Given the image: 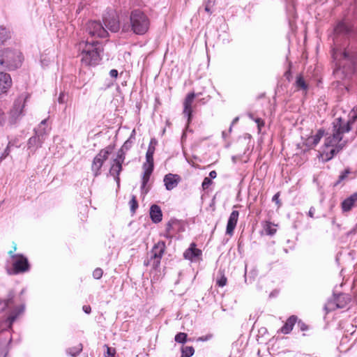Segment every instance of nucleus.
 Wrapping results in <instances>:
<instances>
[{"instance_id": "1", "label": "nucleus", "mask_w": 357, "mask_h": 357, "mask_svg": "<svg viewBox=\"0 0 357 357\" xmlns=\"http://www.w3.org/2000/svg\"><path fill=\"white\" fill-rule=\"evenodd\" d=\"M351 121H343L341 118L333 121L332 133L326 137L323 150L320 152L319 157L324 162L331 160L345 147L347 141L343 139V135L351 130Z\"/></svg>"}, {"instance_id": "2", "label": "nucleus", "mask_w": 357, "mask_h": 357, "mask_svg": "<svg viewBox=\"0 0 357 357\" xmlns=\"http://www.w3.org/2000/svg\"><path fill=\"white\" fill-rule=\"evenodd\" d=\"M351 32L352 27L347 22L341 21L334 27L333 33L331 36L334 45L333 56L335 59H337L340 54L342 60L348 63L347 68L344 66V63L339 64L340 67L342 66L343 71L346 72L347 74H351L354 72L356 54L355 52H351L348 50H344L342 53L339 52V46L341 38L349 36Z\"/></svg>"}, {"instance_id": "3", "label": "nucleus", "mask_w": 357, "mask_h": 357, "mask_svg": "<svg viewBox=\"0 0 357 357\" xmlns=\"http://www.w3.org/2000/svg\"><path fill=\"white\" fill-rule=\"evenodd\" d=\"M79 47L82 48L81 56L82 63L85 66H96L101 59L100 52L101 44L95 40L86 41L79 43Z\"/></svg>"}, {"instance_id": "4", "label": "nucleus", "mask_w": 357, "mask_h": 357, "mask_svg": "<svg viewBox=\"0 0 357 357\" xmlns=\"http://www.w3.org/2000/svg\"><path fill=\"white\" fill-rule=\"evenodd\" d=\"M131 30L137 35L145 34L150 26L149 17L139 9L134 10L130 15Z\"/></svg>"}, {"instance_id": "5", "label": "nucleus", "mask_w": 357, "mask_h": 357, "mask_svg": "<svg viewBox=\"0 0 357 357\" xmlns=\"http://www.w3.org/2000/svg\"><path fill=\"white\" fill-rule=\"evenodd\" d=\"M22 56L19 52L9 50L0 51V68L13 70L20 66Z\"/></svg>"}, {"instance_id": "6", "label": "nucleus", "mask_w": 357, "mask_h": 357, "mask_svg": "<svg viewBox=\"0 0 357 357\" xmlns=\"http://www.w3.org/2000/svg\"><path fill=\"white\" fill-rule=\"evenodd\" d=\"M114 146H108L106 148L101 149L100 152L93 158L91 165V171L94 176H98L100 174V169L105 161L108 159L109 155L112 153Z\"/></svg>"}, {"instance_id": "7", "label": "nucleus", "mask_w": 357, "mask_h": 357, "mask_svg": "<svg viewBox=\"0 0 357 357\" xmlns=\"http://www.w3.org/2000/svg\"><path fill=\"white\" fill-rule=\"evenodd\" d=\"M126 158L125 151L120 149L118 152L116 158L113 159L109 169V174L112 176L116 181L118 186L120 183L119 174L122 171V164Z\"/></svg>"}, {"instance_id": "8", "label": "nucleus", "mask_w": 357, "mask_h": 357, "mask_svg": "<svg viewBox=\"0 0 357 357\" xmlns=\"http://www.w3.org/2000/svg\"><path fill=\"white\" fill-rule=\"evenodd\" d=\"M165 250V243L163 241H159L154 245L151 251V257L147 262L144 261V265L151 264L153 268H157L160 264V260Z\"/></svg>"}, {"instance_id": "9", "label": "nucleus", "mask_w": 357, "mask_h": 357, "mask_svg": "<svg viewBox=\"0 0 357 357\" xmlns=\"http://www.w3.org/2000/svg\"><path fill=\"white\" fill-rule=\"evenodd\" d=\"M14 251L10 250L8 254L13 260V266L15 273H24L29 269V264L26 257L21 255H15Z\"/></svg>"}, {"instance_id": "10", "label": "nucleus", "mask_w": 357, "mask_h": 357, "mask_svg": "<svg viewBox=\"0 0 357 357\" xmlns=\"http://www.w3.org/2000/svg\"><path fill=\"white\" fill-rule=\"evenodd\" d=\"M86 31L90 36L95 38H106L107 31L99 21L91 20L86 24Z\"/></svg>"}, {"instance_id": "11", "label": "nucleus", "mask_w": 357, "mask_h": 357, "mask_svg": "<svg viewBox=\"0 0 357 357\" xmlns=\"http://www.w3.org/2000/svg\"><path fill=\"white\" fill-rule=\"evenodd\" d=\"M46 136V131L40 128L35 129V135L28 140L27 146L31 152L34 153L38 148L42 146Z\"/></svg>"}, {"instance_id": "12", "label": "nucleus", "mask_w": 357, "mask_h": 357, "mask_svg": "<svg viewBox=\"0 0 357 357\" xmlns=\"http://www.w3.org/2000/svg\"><path fill=\"white\" fill-rule=\"evenodd\" d=\"M103 22L105 29L111 31L112 32H117L120 29L119 22L115 12L111 11L107 13L103 17Z\"/></svg>"}, {"instance_id": "13", "label": "nucleus", "mask_w": 357, "mask_h": 357, "mask_svg": "<svg viewBox=\"0 0 357 357\" xmlns=\"http://www.w3.org/2000/svg\"><path fill=\"white\" fill-rule=\"evenodd\" d=\"M349 301V295L341 294L337 296L333 301L328 302L325 308L328 311L333 310L335 308H344Z\"/></svg>"}, {"instance_id": "14", "label": "nucleus", "mask_w": 357, "mask_h": 357, "mask_svg": "<svg viewBox=\"0 0 357 357\" xmlns=\"http://www.w3.org/2000/svg\"><path fill=\"white\" fill-rule=\"evenodd\" d=\"M24 311L23 306H18L14 308L6 317V319L1 324V330H8L12 328L13 324L17 319L18 316Z\"/></svg>"}, {"instance_id": "15", "label": "nucleus", "mask_w": 357, "mask_h": 357, "mask_svg": "<svg viewBox=\"0 0 357 357\" xmlns=\"http://www.w3.org/2000/svg\"><path fill=\"white\" fill-rule=\"evenodd\" d=\"M197 94L194 92L190 93L186 96L183 101V113L185 116H187L188 123H190L192 119V104Z\"/></svg>"}, {"instance_id": "16", "label": "nucleus", "mask_w": 357, "mask_h": 357, "mask_svg": "<svg viewBox=\"0 0 357 357\" xmlns=\"http://www.w3.org/2000/svg\"><path fill=\"white\" fill-rule=\"evenodd\" d=\"M144 173L142 178L141 190L142 193L146 194L148 189H146V185L149 181L150 176L153 171V165H143Z\"/></svg>"}, {"instance_id": "17", "label": "nucleus", "mask_w": 357, "mask_h": 357, "mask_svg": "<svg viewBox=\"0 0 357 357\" xmlns=\"http://www.w3.org/2000/svg\"><path fill=\"white\" fill-rule=\"evenodd\" d=\"M165 188L167 190L175 188L181 181V177L178 174H168L165 176L164 180Z\"/></svg>"}, {"instance_id": "18", "label": "nucleus", "mask_w": 357, "mask_h": 357, "mask_svg": "<svg viewBox=\"0 0 357 357\" xmlns=\"http://www.w3.org/2000/svg\"><path fill=\"white\" fill-rule=\"evenodd\" d=\"M239 213L238 211H233L228 219L227 228H226V234L232 236L234 234V231L236 228L238 219Z\"/></svg>"}, {"instance_id": "19", "label": "nucleus", "mask_w": 357, "mask_h": 357, "mask_svg": "<svg viewBox=\"0 0 357 357\" xmlns=\"http://www.w3.org/2000/svg\"><path fill=\"white\" fill-rule=\"evenodd\" d=\"M201 255L202 251L196 248V245L194 243H191L190 248H188L183 253L184 258L190 261H195L199 259Z\"/></svg>"}, {"instance_id": "20", "label": "nucleus", "mask_w": 357, "mask_h": 357, "mask_svg": "<svg viewBox=\"0 0 357 357\" xmlns=\"http://www.w3.org/2000/svg\"><path fill=\"white\" fill-rule=\"evenodd\" d=\"M11 84L10 75L8 73H0V94L6 93Z\"/></svg>"}, {"instance_id": "21", "label": "nucleus", "mask_w": 357, "mask_h": 357, "mask_svg": "<svg viewBox=\"0 0 357 357\" xmlns=\"http://www.w3.org/2000/svg\"><path fill=\"white\" fill-rule=\"evenodd\" d=\"M24 108V104L22 103L21 100H17L13 105L12 109L10 110V118L13 123H15L16 120L22 114Z\"/></svg>"}, {"instance_id": "22", "label": "nucleus", "mask_w": 357, "mask_h": 357, "mask_svg": "<svg viewBox=\"0 0 357 357\" xmlns=\"http://www.w3.org/2000/svg\"><path fill=\"white\" fill-rule=\"evenodd\" d=\"M357 202V192L352 194L342 202V209L344 212H348L355 206Z\"/></svg>"}, {"instance_id": "23", "label": "nucleus", "mask_w": 357, "mask_h": 357, "mask_svg": "<svg viewBox=\"0 0 357 357\" xmlns=\"http://www.w3.org/2000/svg\"><path fill=\"white\" fill-rule=\"evenodd\" d=\"M150 217L151 220L155 223L161 222L162 213L160 206L155 204H153L151 206Z\"/></svg>"}, {"instance_id": "24", "label": "nucleus", "mask_w": 357, "mask_h": 357, "mask_svg": "<svg viewBox=\"0 0 357 357\" xmlns=\"http://www.w3.org/2000/svg\"><path fill=\"white\" fill-rule=\"evenodd\" d=\"M297 321V317L292 315L289 317L286 321L284 325L280 328V331L283 334H289L293 329Z\"/></svg>"}, {"instance_id": "25", "label": "nucleus", "mask_w": 357, "mask_h": 357, "mask_svg": "<svg viewBox=\"0 0 357 357\" xmlns=\"http://www.w3.org/2000/svg\"><path fill=\"white\" fill-rule=\"evenodd\" d=\"M324 131L322 130H319L318 132L314 136H312L308 139V142L310 143L313 146H316L320 142L321 137L324 136Z\"/></svg>"}, {"instance_id": "26", "label": "nucleus", "mask_w": 357, "mask_h": 357, "mask_svg": "<svg viewBox=\"0 0 357 357\" xmlns=\"http://www.w3.org/2000/svg\"><path fill=\"white\" fill-rule=\"evenodd\" d=\"M155 152L154 146H149L146 153V162L144 164L153 165V154Z\"/></svg>"}, {"instance_id": "27", "label": "nucleus", "mask_w": 357, "mask_h": 357, "mask_svg": "<svg viewBox=\"0 0 357 357\" xmlns=\"http://www.w3.org/2000/svg\"><path fill=\"white\" fill-rule=\"evenodd\" d=\"M13 298L14 294L13 293L10 292L9 293L8 298L6 299H0V307H1L2 310H5L6 308L8 307L13 303Z\"/></svg>"}, {"instance_id": "28", "label": "nucleus", "mask_w": 357, "mask_h": 357, "mask_svg": "<svg viewBox=\"0 0 357 357\" xmlns=\"http://www.w3.org/2000/svg\"><path fill=\"white\" fill-rule=\"evenodd\" d=\"M296 86L298 89L306 91L308 89V85L301 75L296 78Z\"/></svg>"}, {"instance_id": "29", "label": "nucleus", "mask_w": 357, "mask_h": 357, "mask_svg": "<svg viewBox=\"0 0 357 357\" xmlns=\"http://www.w3.org/2000/svg\"><path fill=\"white\" fill-rule=\"evenodd\" d=\"M10 37V31L6 27L0 26V45L3 44Z\"/></svg>"}, {"instance_id": "30", "label": "nucleus", "mask_w": 357, "mask_h": 357, "mask_svg": "<svg viewBox=\"0 0 357 357\" xmlns=\"http://www.w3.org/2000/svg\"><path fill=\"white\" fill-rule=\"evenodd\" d=\"M83 347L82 344H79L76 347H70L67 349V354L72 357H75L82 351Z\"/></svg>"}, {"instance_id": "31", "label": "nucleus", "mask_w": 357, "mask_h": 357, "mask_svg": "<svg viewBox=\"0 0 357 357\" xmlns=\"http://www.w3.org/2000/svg\"><path fill=\"white\" fill-rule=\"evenodd\" d=\"M275 225L271 222H266L264 226V229L267 235L273 236L276 233Z\"/></svg>"}, {"instance_id": "32", "label": "nucleus", "mask_w": 357, "mask_h": 357, "mask_svg": "<svg viewBox=\"0 0 357 357\" xmlns=\"http://www.w3.org/2000/svg\"><path fill=\"white\" fill-rule=\"evenodd\" d=\"M194 353L195 349L192 346H185L181 348L182 357H191Z\"/></svg>"}, {"instance_id": "33", "label": "nucleus", "mask_w": 357, "mask_h": 357, "mask_svg": "<svg viewBox=\"0 0 357 357\" xmlns=\"http://www.w3.org/2000/svg\"><path fill=\"white\" fill-rule=\"evenodd\" d=\"M188 335L185 333L180 332L175 335L174 340L178 343L184 344L187 342Z\"/></svg>"}, {"instance_id": "34", "label": "nucleus", "mask_w": 357, "mask_h": 357, "mask_svg": "<svg viewBox=\"0 0 357 357\" xmlns=\"http://www.w3.org/2000/svg\"><path fill=\"white\" fill-rule=\"evenodd\" d=\"M351 173L350 172V169L348 168V169H346L344 172H342L339 177H338V180L337 181V182L335 183V186L337 185L338 184H340L342 181H343L344 180L346 179V178L347 177V176Z\"/></svg>"}, {"instance_id": "35", "label": "nucleus", "mask_w": 357, "mask_h": 357, "mask_svg": "<svg viewBox=\"0 0 357 357\" xmlns=\"http://www.w3.org/2000/svg\"><path fill=\"white\" fill-rule=\"evenodd\" d=\"M130 206L131 212L135 213L138 207V203L135 195L132 196L131 200L130 201Z\"/></svg>"}, {"instance_id": "36", "label": "nucleus", "mask_w": 357, "mask_h": 357, "mask_svg": "<svg viewBox=\"0 0 357 357\" xmlns=\"http://www.w3.org/2000/svg\"><path fill=\"white\" fill-rule=\"evenodd\" d=\"M227 278L224 275H222L220 276V278L219 279H218L217 284L220 287H223L227 284Z\"/></svg>"}, {"instance_id": "37", "label": "nucleus", "mask_w": 357, "mask_h": 357, "mask_svg": "<svg viewBox=\"0 0 357 357\" xmlns=\"http://www.w3.org/2000/svg\"><path fill=\"white\" fill-rule=\"evenodd\" d=\"M102 273H103L102 270L100 268H97L93 272V277L97 280L100 279L102 278Z\"/></svg>"}, {"instance_id": "38", "label": "nucleus", "mask_w": 357, "mask_h": 357, "mask_svg": "<svg viewBox=\"0 0 357 357\" xmlns=\"http://www.w3.org/2000/svg\"><path fill=\"white\" fill-rule=\"evenodd\" d=\"M211 183H212L211 179L210 178H208V177H205L204 178L203 182H202V188L204 190L208 189V187L211 185Z\"/></svg>"}, {"instance_id": "39", "label": "nucleus", "mask_w": 357, "mask_h": 357, "mask_svg": "<svg viewBox=\"0 0 357 357\" xmlns=\"http://www.w3.org/2000/svg\"><path fill=\"white\" fill-rule=\"evenodd\" d=\"M255 122L257 125L259 132H260L261 131L262 127L264 126V121L260 118H256V119H255Z\"/></svg>"}, {"instance_id": "40", "label": "nucleus", "mask_w": 357, "mask_h": 357, "mask_svg": "<svg viewBox=\"0 0 357 357\" xmlns=\"http://www.w3.org/2000/svg\"><path fill=\"white\" fill-rule=\"evenodd\" d=\"M6 114L2 109L0 107V126H3L6 123Z\"/></svg>"}, {"instance_id": "41", "label": "nucleus", "mask_w": 357, "mask_h": 357, "mask_svg": "<svg viewBox=\"0 0 357 357\" xmlns=\"http://www.w3.org/2000/svg\"><path fill=\"white\" fill-rule=\"evenodd\" d=\"M115 349L109 347H107V352L105 354V357H114Z\"/></svg>"}, {"instance_id": "42", "label": "nucleus", "mask_w": 357, "mask_h": 357, "mask_svg": "<svg viewBox=\"0 0 357 357\" xmlns=\"http://www.w3.org/2000/svg\"><path fill=\"white\" fill-rule=\"evenodd\" d=\"M131 146V141H130V138L129 139H128L127 141L125 142V143L123 144V146L121 148L123 150H128Z\"/></svg>"}, {"instance_id": "43", "label": "nucleus", "mask_w": 357, "mask_h": 357, "mask_svg": "<svg viewBox=\"0 0 357 357\" xmlns=\"http://www.w3.org/2000/svg\"><path fill=\"white\" fill-rule=\"evenodd\" d=\"M211 337H212V335L211 334H208V335H204V336L199 337L197 339V341L205 342V341H208V340H211Z\"/></svg>"}, {"instance_id": "44", "label": "nucleus", "mask_w": 357, "mask_h": 357, "mask_svg": "<svg viewBox=\"0 0 357 357\" xmlns=\"http://www.w3.org/2000/svg\"><path fill=\"white\" fill-rule=\"evenodd\" d=\"M66 94L63 93V92H61L59 95V97L58 98V102L60 103V104H63L66 102Z\"/></svg>"}, {"instance_id": "45", "label": "nucleus", "mask_w": 357, "mask_h": 357, "mask_svg": "<svg viewBox=\"0 0 357 357\" xmlns=\"http://www.w3.org/2000/svg\"><path fill=\"white\" fill-rule=\"evenodd\" d=\"M109 75L112 78H116L118 76V71L116 69H112L109 71Z\"/></svg>"}, {"instance_id": "46", "label": "nucleus", "mask_w": 357, "mask_h": 357, "mask_svg": "<svg viewBox=\"0 0 357 357\" xmlns=\"http://www.w3.org/2000/svg\"><path fill=\"white\" fill-rule=\"evenodd\" d=\"M46 119L43 120L37 128H40L41 130L45 131V126L46 124Z\"/></svg>"}, {"instance_id": "47", "label": "nucleus", "mask_w": 357, "mask_h": 357, "mask_svg": "<svg viewBox=\"0 0 357 357\" xmlns=\"http://www.w3.org/2000/svg\"><path fill=\"white\" fill-rule=\"evenodd\" d=\"M82 309H83V311L86 314H89L91 311V308L90 305H84L82 307Z\"/></svg>"}, {"instance_id": "48", "label": "nucleus", "mask_w": 357, "mask_h": 357, "mask_svg": "<svg viewBox=\"0 0 357 357\" xmlns=\"http://www.w3.org/2000/svg\"><path fill=\"white\" fill-rule=\"evenodd\" d=\"M298 326L300 327L301 331H305L307 328V326L301 321H298Z\"/></svg>"}, {"instance_id": "49", "label": "nucleus", "mask_w": 357, "mask_h": 357, "mask_svg": "<svg viewBox=\"0 0 357 357\" xmlns=\"http://www.w3.org/2000/svg\"><path fill=\"white\" fill-rule=\"evenodd\" d=\"M314 212H315V208L314 207H311L309 210V212H308V215L310 217V218H314Z\"/></svg>"}, {"instance_id": "50", "label": "nucleus", "mask_w": 357, "mask_h": 357, "mask_svg": "<svg viewBox=\"0 0 357 357\" xmlns=\"http://www.w3.org/2000/svg\"><path fill=\"white\" fill-rule=\"evenodd\" d=\"M272 201L275 202V203H279V193H276L272 198Z\"/></svg>"}, {"instance_id": "51", "label": "nucleus", "mask_w": 357, "mask_h": 357, "mask_svg": "<svg viewBox=\"0 0 357 357\" xmlns=\"http://www.w3.org/2000/svg\"><path fill=\"white\" fill-rule=\"evenodd\" d=\"M209 176H210V178H211H211H216V176H217V173H216V172H215V171H214V170H213V171L210 172V173H209Z\"/></svg>"}, {"instance_id": "52", "label": "nucleus", "mask_w": 357, "mask_h": 357, "mask_svg": "<svg viewBox=\"0 0 357 357\" xmlns=\"http://www.w3.org/2000/svg\"><path fill=\"white\" fill-rule=\"evenodd\" d=\"M238 121V117H236V118L233 120V121H232V123H231V126H230V128H229V131H230V132L231 131V128H232V126H234V124H235L236 123H237V121Z\"/></svg>"}, {"instance_id": "53", "label": "nucleus", "mask_w": 357, "mask_h": 357, "mask_svg": "<svg viewBox=\"0 0 357 357\" xmlns=\"http://www.w3.org/2000/svg\"><path fill=\"white\" fill-rule=\"evenodd\" d=\"M156 144H157V141H156V139H154V138H153V139H151V142H150V143H149V146H151H151H155L156 145Z\"/></svg>"}, {"instance_id": "54", "label": "nucleus", "mask_w": 357, "mask_h": 357, "mask_svg": "<svg viewBox=\"0 0 357 357\" xmlns=\"http://www.w3.org/2000/svg\"><path fill=\"white\" fill-rule=\"evenodd\" d=\"M248 116H249V118L252 120H253L255 121V119H256V118L254 116V114L252 113H249L248 114Z\"/></svg>"}, {"instance_id": "55", "label": "nucleus", "mask_w": 357, "mask_h": 357, "mask_svg": "<svg viewBox=\"0 0 357 357\" xmlns=\"http://www.w3.org/2000/svg\"><path fill=\"white\" fill-rule=\"evenodd\" d=\"M9 154V146H8L4 151V157L7 156Z\"/></svg>"}, {"instance_id": "56", "label": "nucleus", "mask_w": 357, "mask_h": 357, "mask_svg": "<svg viewBox=\"0 0 357 357\" xmlns=\"http://www.w3.org/2000/svg\"><path fill=\"white\" fill-rule=\"evenodd\" d=\"M205 10H206V12H208V13H209V12H210L209 8H208V6H206V8H205Z\"/></svg>"}, {"instance_id": "57", "label": "nucleus", "mask_w": 357, "mask_h": 357, "mask_svg": "<svg viewBox=\"0 0 357 357\" xmlns=\"http://www.w3.org/2000/svg\"><path fill=\"white\" fill-rule=\"evenodd\" d=\"M172 227V225L170 223L167 224V229H169Z\"/></svg>"}, {"instance_id": "58", "label": "nucleus", "mask_w": 357, "mask_h": 357, "mask_svg": "<svg viewBox=\"0 0 357 357\" xmlns=\"http://www.w3.org/2000/svg\"><path fill=\"white\" fill-rule=\"evenodd\" d=\"M16 250V245H14V251Z\"/></svg>"}, {"instance_id": "59", "label": "nucleus", "mask_w": 357, "mask_h": 357, "mask_svg": "<svg viewBox=\"0 0 357 357\" xmlns=\"http://www.w3.org/2000/svg\"><path fill=\"white\" fill-rule=\"evenodd\" d=\"M356 112H357V106H356Z\"/></svg>"}, {"instance_id": "60", "label": "nucleus", "mask_w": 357, "mask_h": 357, "mask_svg": "<svg viewBox=\"0 0 357 357\" xmlns=\"http://www.w3.org/2000/svg\"><path fill=\"white\" fill-rule=\"evenodd\" d=\"M181 357H182V356Z\"/></svg>"}]
</instances>
